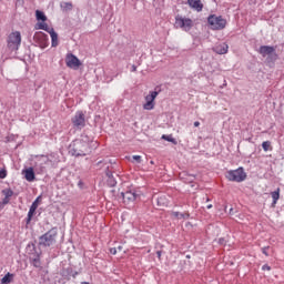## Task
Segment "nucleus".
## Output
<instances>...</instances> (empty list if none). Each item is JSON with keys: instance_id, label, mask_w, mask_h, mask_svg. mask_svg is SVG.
Instances as JSON below:
<instances>
[{"instance_id": "bb28decb", "label": "nucleus", "mask_w": 284, "mask_h": 284, "mask_svg": "<svg viewBox=\"0 0 284 284\" xmlns=\"http://www.w3.org/2000/svg\"><path fill=\"white\" fill-rule=\"evenodd\" d=\"M162 139H163L164 141H169V143H174V145H176V139H174L172 135H165V134H163V135H162Z\"/></svg>"}, {"instance_id": "423d86ee", "label": "nucleus", "mask_w": 284, "mask_h": 284, "mask_svg": "<svg viewBox=\"0 0 284 284\" xmlns=\"http://www.w3.org/2000/svg\"><path fill=\"white\" fill-rule=\"evenodd\" d=\"M258 52L262 57H267V61H276L278 55L276 54V49L270 45H262L258 49Z\"/></svg>"}, {"instance_id": "f3484780", "label": "nucleus", "mask_w": 284, "mask_h": 284, "mask_svg": "<svg viewBox=\"0 0 284 284\" xmlns=\"http://www.w3.org/2000/svg\"><path fill=\"white\" fill-rule=\"evenodd\" d=\"M49 34L51 37L52 48H57V45H59V34L57 32H54V29H51Z\"/></svg>"}, {"instance_id": "5701e85b", "label": "nucleus", "mask_w": 284, "mask_h": 284, "mask_svg": "<svg viewBox=\"0 0 284 284\" xmlns=\"http://www.w3.org/2000/svg\"><path fill=\"white\" fill-rule=\"evenodd\" d=\"M106 176H108V183L110 187H114V185H116V180H114V176L112 175V173L106 172Z\"/></svg>"}, {"instance_id": "4c0bfd02", "label": "nucleus", "mask_w": 284, "mask_h": 284, "mask_svg": "<svg viewBox=\"0 0 284 284\" xmlns=\"http://www.w3.org/2000/svg\"><path fill=\"white\" fill-rule=\"evenodd\" d=\"M199 125H201V122L195 121V122H194V128H199Z\"/></svg>"}, {"instance_id": "dca6fc26", "label": "nucleus", "mask_w": 284, "mask_h": 284, "mask_svg": "<svg viewBox=\"0 0 284 284\" xmlns=\"http://www.w3.org/2000/svg\"><path fill=\"white\" fill-rule=\"evenodd\" d=\"M22 174H24V179H26V181H29V183H32V181H34V179H36L33 168H29V169L23 170Z\"/></svg>"}, {"instance_id": "a18cd8bd", "label": "nucleus", "mask_w": 284, "mask_h": 284, "mask_svg": "<svg viewBox=\"0 0 284 284\" xmlns=\"http://www.w3.org/2000/svg\"><path fill=\"white\" fill-rule=\"evenodd\" d=\"M233 210H234V209H230V214H232Z\"/></svg>"}, {"instance_id": "6ab92c4d", "label": "nucleus", "mask_w": 284, "mask_h": 284, "mask_svg": "<svg viewBox=\"0 0 284 284\" xmlns=\"http://www.w3.org/2000/svg\"><path fill=\"white\" fill-rule=\"evenodd\" d=\"M36 30H44V32L50 33V30H52V28H49L48 23L45 22H38L36 24Z\"/></svg>"}, {"instance_id": "c03bdc74", "label": "nucleus", "mask_w": 284, "mask_h": 284, "mask_svg": "<svg viewBox=\"0 0 284 284\" xmlns=\"http://www.w3.org/2000/svg\"><path fill=\"white\" fill-rule=\"evenodd\" d=\"M163 201V197L158 199V203H161Z\"/></svg>"}, {"instance_id": "58836bf2", "label": "nucleus", "mask_w": 284, "mask_h": 284, "mask_svg": "<svg viewBox=\"0 0 284 284\" xmlns=\"http://www.w3.org/2000/svg\"><path fill=\"white\" fill-rule=\"evenodd\" d=\"M131 72H136V65H132Z\"/></svg>"}, {"instance_id": "37998d69", "label": "nucleus", "mask_w": 284, "mask_h": 284, "mask_svg": "<svg viewBox=\"0 0 284 284\" xmlns=\"http://www.w3.org/2000/svg\"><path fill=\"white\" fill-rule=\"evenodd\" d=\"M206 207L207 210H212V204H209Z\"/></svg>"}, {"instance_id": "c9c22d12", "label": "nucleus", "mask_w": 284, "mask_h": 284, "mask_svg": "<svg viewBox=\"0 0 284 284\" xmlns=\"http://www.w3.org/2000/svg\"><path fill=\"white\" fill-rule=\"evenodd\" d=\"M8 203H10V197L4 196L2 200V204L8 205Z\"/></svg>"}, {"instance_id": "6e6552de", "label": "nucleus", "mask_w": 284, "mask_h": 284, "mask_svg": "<svg viewBox=\"0 0 284 284\" xmlns=\"http://www.w3.org/2000/svg\"><path fill=\"white\" fill-rule=\"evenodd\" d=\"M71 122L73 124V128H77V130H83L85 126V113L83 111H78L71 119Z\"/></svg>"}, {"instance_id": "4be33fe9", "label": "nucleus", "mask_w": 284, "mask_h": 284, "mask_svg": "<svg viewBox=\"0 0 284 284\" xmlns=\"http://www.w3.org/2000/svg\"><path fill=\"white\" fill-rule=\"evenodd\" d=\"M36 18H37V21H48V17L45 16V13L41 10H37L36 11Z\"/></svg>"}, {"instance_id": "a878e982", "label": "nucleus", "mask_w": 284, "mask_h": 284, "mask_svg": "<svg viewBox=\"0 0 284 284\" xmlns=\"http://www.w3.org/2000/svg\"><path fill=\"white\" fill-rule=\"evenodd\" d=\"M262 148H263L264 152H270V150L272 149V142L271 141L263 142Z\"/></svg>"}, {"instance_id": "a211bd4d", "label": "nucleus", "mask_w": 284, "mask_h": 284, "mask_svg": "<svg viewBox=\"0 0 284 284\" xmlns=\"http://www.w3.org/2000/svg\"><path fill=\"white\" fill-rule=\"evenodd\" d=\"M60 8L62 12H70L74 8V6L72 4V2H61Z\"/></svg>"}, {"instance_id": "7c9ffc66", "label": "nucleus", "mask_w": 284, "mask_h": 284, "mask_svg": "<svg viewBox=\"0 0 284 284\" xmlns=\"http://www.w3.org/2000/svg\"><path fill=\"white\" fill-rule=\"evenodd\" d=\"M67 274H68L69 276H73V278H77V274H79V273L72 271V267H68V268H67Z\"/></svg>"}, {"instance_id": "9d476101", "label": "nucleus", "mask_w": 284, "mask_h": 284, "mask_svg": "<svg viewBox=\"0 0 284 284\" xmlns=\"http://www.w3.org/2000/svg\"><path fill=\"white\" fill-rule=\"evenodd\" d=\"M121 196L123 199L124 205H132V203L139 199V194H136V191L134 190L122 192Z\"/></svg>"}, {"instance_id": "0eeeda50", "label": "nucleus", "mask_w": 284, "mask_h": 284, "mask_svg": "<svg viewBox=\"0 0 284 284\" xmlns=\"http://www.w3.org/2000/svg\"><path fill=\"white\" fill-rule=\"evenodd\" d=\"M192 26H194V22L190 18H183L181 16L175 17V27L181 28L185 32H190L192 30Z\"/></svg>"}, {"instance_id": "2eb2a0df", "label": "nucleus", "mask_w": 284, "mask_h": 284, "mask_svg": "<svg viewBox=\"0 0 284 284\" xmlns=\"http://www.w3.org/2000/svg\"><path fill=\"white\" fill-rule=\"evenodd\" d=\"M187 4L193 10H196V12L203 11V2H201V0H187Z\"/></svg>"}, {"instance_id": "20e7f679", "label": "nucleus", "mask_w": 284, "mask_h": 284, "mask_svg": "<svg viewBox=\"0 0 284 284\" xmlns=\"http://www.w3.org/2000/svg\"><path fill=\"white\" fill-rule=\"evenodd\" d=\"M207 23L211 26V30H223L227 26V21L221 16L211 14L207 18Z\"/></svg>"}, {"instance_id": "f257e3e1", "label": "nucleus", "mask_w": 284, "mask_h": 284, "mask_svg": "<svg viewBox=\"0 0 284 284\" xmlns=\"http://www.w3.org/2000/svg\"><path fill=\"white\" fill-rule=\"evenodd\" d=\"M69 152L72 156H88V154H91L92 149L90 148L88 136L84 135L81 140L73 141L70 145Z\"/></svg>"}, {"instance_id": "e433bc0d", "label": "nucleus", "mask_w": 284, "mask_h": 284, "mask_svg": "<svg viewBox=\"0 0 284 284\" xmlns=\"http://www.w3.org/2000/svg\"><path fill=\"white\" fill-rule=\"evenodd\" d=\"M219 243H220V245H225V239H220Z\"/></svg>"}, {"instance_id": "ddd939ff", "label": "nucleus", "mask_w": 284, "mask_h": 284, "mask_svg": "<svg viewBox=\"0 0 284 284\" xmlns=\"http://www.w3.org/2000/svg\"><path fill=\"white\" fill-rule=\"evenodd\" d=\"M37 159L38 160L34 165L36 170H38L39 172H45V165H48V162L50 160L45 155L37 156Z\"/></svg>"}, {"instance_id": "473e14b6", "label": "nucleus", "mask_w": 284, "mask_h": 284, "mask_svg": "<svg viewBox=\"0 0 284 284\" xmlns=\"http://www.w3.org/2000/svg\"><path fill=\"white\" fill-rule=\"evenodd\" d=\"M268 250H270V246L262 247V254H264L265 256H270V254L267 253Z\"/></svg>"}, {"instance_id": "79ce46f5", "label": "nucleus", "mask_w": 284, "mask_h": 284, "mask_svg": "<svg viewBox=\"0 0 284 284\" xmlns=\"http://www.w3.org/2000/svg\"><path fill=\"white\" fill-rule=\"evenodd\" d=\"M110 252H111V254H116V250L115 248H111Z\"/></svg>"}, {"instance_id": "f704fd0d", "label": "nucleus", "mask_w": 284, "mask_h": 284, "mask_svg": "<svg viewBox=\"0 0 284 284\" xmlns=\"http://www.w3.org/2000/svg\"><path fill=\"white\" fill-rule=\"evenodd\" d=\"M133 161L141 163V155H133Z\"/></svg>"}, {"instance_id": "9b49d317", "label": "nucleus", "mask_w": 284, "mask_h": 284, "mask_svg": "<svg viewBox=\"0 0 284 284\" xmlns=\"http://www.w3.org/2000/svg\"><path fill=\"white\" fill-rule=\"evenodd\" d=\"M159 92H161V90L151 91L150 94L145 97L146 102L143 104V110H154V100L159 97Z\"/></svg>"}, {"instance_id": "39448f33", "label": "nucleus", "mask_w": 284, "mask_h": 284, "mask_svg": "<svg viewBox=\"0 0 284 284\" xmlns=\"http://www.w3.org/2000/svg\"><path fill=\"white\" fill-rule=\"evenodd\" d=\"M226 179L229 181H233L234 183H243V181L247 179V173H245L243 168H239L236 170L229 171L226 173Z\"/></svg>"}, {"instance_id": "b1692460", "label": "nucleus", "mask_w": 284, "mask_h": 284, "mask_svg": "<svg viewBox=\"0 0 284 284\" xmlns=\"http://www.w3.org/2000/svg\"><path fill=\"white\" fill-rule=\"evenodd\" d=\"M37 212V210L30 207L28 215H27V225H30V223L32 222V216H34V213Z\"/></svg>"}, {"instance_id": "393cba45", "label": "nucleus", "mask_w": 284, "mask_h": 284, "mask_svg": "<svg viewBox=\"0 0 284 284\" xmlns=\"http://www.w3.org/2000/svg\"><path fill=\"white\" fill-rule=\"evenodd\" d=\"M2 194L7 199H12V196H14V191H12L11 189H4L2 190Z\"/></svg>"}, {"instance_id": "c85d7f7f", "label": "nucleus", "mask_w": 284, "mask_h": 284, "mask_svg": "<svg viewBox=\"0 0 284 284\" xmlns=\"http://www.w3.org/2000/svg\"><path fill=\"white\" fill-rule=\"evenodd\" d=\"M33 267H41V258H39V255L32 260Z\"/></svg>"}, {"instance_id": "cd10ccee", "label": "nucleus", "mask_w": 284, "mask_h": 284, "mask_svg": "<svg viewBox=\"0 0 284 284\" xmlns=\"http://www.w3.org/2000/svg\"><path fill=\"white\" fill-rule=\"evenodd\" d=\"M173 216H175V219H189L190 214H184V213H180V212H173Z\"/></svg>"}, {"instance_id": "c756f323", "label": "nucleus", "mask_w": 284, "mask_h": 284, "mask_svg": "<svg viewBox=\"0 0 284 284\" xmlns=\"http://www.w3.org/2000/svg\"><path fill=\"white\" fill-rule=\"evenodd\" d=\"M39 201H41V196H38L31 204L32 210H37L39 207Z\"/></svg>"}, {"instance_id": "ea45409f", "label": "nucleus", "mask_w": 284, "mask_h": 284, "mask_svg": "<svg viewBox=\"0 0 284 284\" xmlns=\"http://www.w3.org/2000/svg\"><path fill=\"white\" fill-rule=\"evenodd\" d=\"M161 254H162L161 251H156V256H158V258H161Z\"/></svg>"}, {"instance_id": "2f4dec72", "label": "nucleus", "mask_w": 284, "mask_h": 284, "mask_svg": "<svg viewBox=\"0 0 284 284\" xmlns=\"http://www.w3.org/2000/svg\"><path fill=\"white\" fill-rule=\"evenodd\" d=\"M8 176V170L6 168L0 169V179H6Z\"/></svg>"}, {"instance_id": "412c9836", "label": "nucleus", "mask_w": 284, "mask_h": 284, "mask_svg": "<svg viewBox=\"0 0 284 284\" xmlns=\"http://www.w3.org/2000/svg\"><path fill=\"white\" fill-rule=\"evenodd\" d=\"M12 281H14V274L12 273H7L3 278L1 280V284H8V283H12Z\"/></svg>"}, {"instance_id": "1a4fd4ad", "label": "nucleus", "mask_w": 284, "mask_h": 284, "mask_svg": "<svg viewBox=\"0 0 284 284\" xmlns=\"http://www.w3.org/2000/svg\"><path fill=\"white\" fill-rule=\"evenodd\" d=\"M65 64L67 68H70L71 70H79V68H81V60H79L77 55L68 53L65 57Z\"/></svg>"}, {"instance_id": "4468645a", "label": "nucleus", "mask_w": 284, "mask_h": 284, "mask_svg": "<svg viewBox=\"0 0 284 284\" xmlns=\"http://www.w3.org/2000/svg\"><path fill=\"white\" fill-rule=\"evenodd\" d=\"M227 50H230V45L225 42L216 44L213 48V52H215V54H227Z\"/></svg>"}, {"instance_id": "a19ab883", "label": "nucleus", "mask_w": 284, "mask_h": 284, "mask_svg": "<svg viewBox=\"0 0 284 284\" xmlns=\"http://www.w3.org/2000/svg\"><path fill=\"white\" fill-rule=\"evenodd\" d=\"M4 205L6 204L3 202H0V210H3Z\"/></svg>"}, {"instance_id": "f03ea898", "label": "nucleus", "mask_w": 284, "mask_h": 284, "mask_svg": "<svg viewBox=\"0 0 284 284\" xmlns=\"http://www.w3.org/2000/svg\"><path fill=\"white\" fill-rule=\"evenodd\" d=\"M57 234L55 229H51L39 237V245L42 247H52L57 243Z\"/></svg>"}, {"instance_id": "7ed1b4c3", "label": "nucleus", "mask_w": 284, "mask_h": 284, "mask_svg": "<svg viewBox=\"0 0 284 284\" xmlns=\"http://www.w3.org/2000/svg\"><path fill=\"white\" fill-rule=\"evenodd\" d=\"M7 45L11 52H17L21 45V32L14 31L10 33L7 40Z\"/></svg>"}, {"instance_id": "72a5a7b5", "label": "nucleus", "mask_w": 284, "mask_h": 284, "mask_svg": "<svg viewBox=\"0 0 284 284\" xmlns=\"http://www.w3.org/2000/svg\"><path fill=\"white\" fill-rule=\"evenodd\" d=\"M262 270H263V272H265V271L270 272V270H272V267L270 265H267V264H264L262 266Z\"/></svg>"}, {"instance_id": "aec40b11", "label": "nucleus", "mask_w": 284, "mask_h": 284, "mask_svg": "<svg viewBox=\"0 0 284 284\" xmlns=\"http://www.w3.org/2000/svg\"><path fill=\"white\" fill-rule=\"evenodd\" d=\"M271 196L273 199L272 205L275 206L276 203L278 202V199H281V189H277L276 191L272 192Z\"/></svg>"}, {"instance_id": "f8f14e48", "label": "nucleus", "mask_w": 284, "mask_h": 284, "mask_svg": "<svg viewBox=\"0 0 284 284\" xmlns=\"http://www.w3.org/2000/svg\"><path fill=\"white\" fill-rule=\"evenodd\" d=\"M33 39L34 41L39 42L40 48H48V34L39 31L34 33Z\"/></svg>"}]
</instances>
